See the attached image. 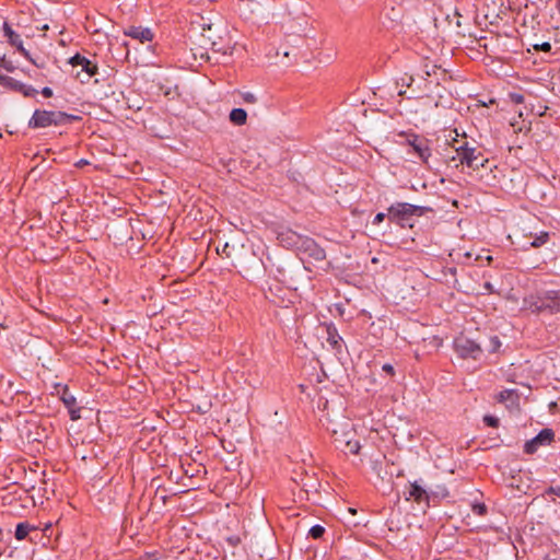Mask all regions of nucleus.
I'll return each instance as SVG.
<instances>
[{
  "label": "nucleus",
  "instance_id": "1",
  "mask_svg": "<svg viewBox=\"0 0 560 560\" xmlns=\"http://www.w3.org/2000/svg\"><path fill=\"white\" fill-rule=\"evenodd\" d=\"M433 209L430 207L416 206L408 202H396L387 208L388 219L400 225L401 228H412L413 217H422L428 212H432Z\"/></svg>",
  "mask_w": 560,
  "mask_h": 560
},
{
  "label": "nucleus",
  "instance_id": "2",
  "mask_svg": "<svg viewBox=\"0 0 560 560\" xmlns=\"http://www.w3.org/2000/svg\"><path fill=\"white\" fill-rule=\"evenodd\" d=\"M79 119V116L61 110L35 109L28 120L27 127L31 129H39L50 126H65Z\"/></svg>",
  "mask_w": 560,
  "mask_h": 560
},
{
  "label": "nucleus",
  "instance_id": "3",
  "mask_svg": "<svg viewBox=\"0 0 560 560\" xmlns=\"http://www.w3.org/2000/svg\"><path fill=\"white\" fill-rule=\"evenodd\" d=\"M527 308L533 313H560V290H548L537 296L525 300Z\"/></svg>",
  "mask_w": 560,
  "mask_h": 560
},
{
  "label": "nucleus",
  "instance_id": "4",
  "mask_svg": "<svg viewBox=\"0 0 560 560\" xmlns=\"http://www.w3.org/2000/svg\"><path fill=\"white\" fill-rule=\"evenodd\" d=\"M399 136L406 137V142L411 147L412 152L416 153L424 164H428L429 158L431 156L430 140L413 132H400Z\"/></svg>",
  "mask_w": 560,
  "mask_h": 560
},
{
  "label": "nucleus",
  "instance_id": "5",
  "mask_svg": "<svg viewBox=\"0 0 560 560\" xmlns=\"http://www.w3.org/2000/svg\"><path fill=\"white\" fill-rule=\"evenodd\" d=\"M454 349L462 359L470 358L474 360H479L483 351L481 345L464 335L454 339Z\"/></svg>",
  "mask_w": 560,
  "mask_h": 560
},
{
  "label": "nucleus",
  "instance_id": "6",
  "mask_svg": "<svg viewBox=\"0 0 560 560\" xmlns=\"http://www.w3.org/2000/svg\"><path fill=\"white\" fill-rule=\"evenodd\" d=\"M69 63L72 67H81V71L84 72V77L81 78V72H77L75 78L81 81V83H88L92 77H94L98 67L96 63L88 59L86 57L75 54L69 59Z\"/></svg>",
  "mask_w": 560,
  "mask_h": 560
},
{
  "label": "nucleus",
  "instance_id": "7",
  "mask_svg": "<svg viewBox=\"0 0 560 560\" xmlns=\"http://www.w3.org/2000/svg\"><path fill=\"white\" fill-rule=\"evenodd\" d=\"M407 501L412 500L417 504H424L427 508L430 506V500L428 494V485L422 479L409 482L408 490L404 492Z\"/></svg>",
  "mask_w": 560,
  "mask_h": 560
},
{
  "label": "nucleus",
  "instance_id": "8",
  "mask_svg": "<svg viewBox=\"0 0 560 560\" xmlns=\"http://www.w3.org/2000/svg\"><path fill=\"white\" fill-rule=\"evenodd\" d=\"M202 31H203V33L201 34V36L209 42L210 47L213 52H220L223 56H232L233 55L235 44H232L230 38L228 40H224L223 37L220 36L219 39L217 40V39L212 38L211 34H206V32H208V33L211 32L210 24L207 25V27H206V25H203Z\"/></svg>",
  "mask_w": 560,
  "mask_h": 560
},
{
  "label": "nucleus",
  "instance_id": "9",
  "mask_svg": "<svg viewBox=\"0 0 560 560\" xmlns=\"http://www.w3.org/2000/svg\"><path fill=\"white\" fill-rule=\"evenodd\" d=\"M298 252L306 255L315 261H323L326 258V252L313 238L304 236Z\"/></svg>",
  "mask_w": 560,
  "mask_h": 560
},
{
  "label": "nucleus",
  "instance_id": "10",
  "mask_svg": "<svg viewBox=\"0 0 560 560\" xmlns=\"http://www.w3.org/2000/svg\"><path fill=\"white\" fill-rule=\"evenodd\" d=\"M553 439L555 432L552 429H542L534 439L525 442L524 452L529 455L534 454L537 452L539 445H549Z\"/></svg>",
  "mask_w": 560,
  "mask_h": 560
},
{
  "label": "nucleus",
  "instance_id": "11",
  "mask_svg": "<svg viewBox=\"0 0 560 560\" xmlns=\"http://www.w3.org/2000/svg\"><path fill=\"white\" fill-rule=\"evenodd\" d=\"M477 150L478 149L475 147H469L467 141L458 147H455V151L460 164L466 165L474 171H477V164L474 163L476 160Z\"/></svg>",
  "mask_w": 560,
  "mask_h": 560
},
{
  "label": "nucleus",
  "instance_id": "12",
  "mask_svg": "<svg viewBox=\"0 0 560 560\" xmlns=\"http://www.w3.org/2000/svg\"><path fill=\"white\" fill-rule=\"evenodd\" d=\"M323 327L326 331V341L336 353L342 352L343 339L338 332V329L334 323H324Z\"/></svg>",
  "mask_w": 560,
  "mask_h": 560
},
{
  "label": "nucleus",
  "instance_id": "13",
  "mask_svg": "<svg viewBox=\"0 0 560 560\" xmlns=\"http://www.w3.org/2000/svg\"><path fill=\"white\" fill-rule=\"evenodd\" d=\"M303 237V235L287 229L278 233L277 240L281 246L285 248H294L298 250Z\"/></svg>",
  "mask_w": 560,
  "mask_h": 560
},
{
  "label": "nucleus",
  "instance_id": "14",
  "mask_svg": "<svg viewBox=\"0 0 560 560\" xmlns=\"http://www.w3.org/2000/svg\"><path fill=\"white\" fill-rule=\"evenodd\" d=\"M124 34L133 39H138L140 43L151 42L153 39V33L149 27L130 25L124 30Z\"/></svg>",
  "mask_w": 560,
  "mask_h": 560
},
{
  "label": "nucleus",
  "instance_id": "15",
  "mask_svg": "<svg viewBox=\"0 0 560 560\" xmlns=\"http://www.w3.org/2000/svg\"><path fill=\"white\" fill-rule=\"evenodd\" d=\"M3 34L11 46L15 47L23 56H28V51L24 48L21 36L12 30L8 22L3 23Z\"/></svg>",
  "mask_w": 560,
  "mask_h": 560
},
{
  "label": "nucleus",
  "instance_id": "16",
  "mask_svg": "<svg viewBox=\"0 0 560 560\" xmlns=\"http://www.w3.org/2000/svg\"><path fill=\"white\" fill-rule=\"evenodd\" d=\"M7 85L15 92L23 94L25 97H34L38 93V91L32 85H27L14 78L7 77L5 78Z\"/></svg>",
  "mask_w": 560,
  "mask_h": 560
},
{
  "label": "nucleus",
  "instance_id": "17",
  "mask_svg": "<svg viewBox=\"0 0 560 560\" xmlns=\"http://www.w3.org/2000/svg\"><path fill=\"white\" fill-rule=\"evenodd\" d=\"M429 500H442L448 497V490L445 485L428 486Z\"/></svg>",
  "mask_w": 560,
  "mask_h": 560
},
{
  "label": "nucleus",
  "instance_id": "18",
  "mask_svg": "<svg viewBox=\"0 0 560 560\" xmlns=\"http://www.w3.org/2000/svg\"><path fill=\"white\" fill-rule=\"evenodd\" d=\"M37 527L31 525L28 522H21L16 525L14 537L16 540H24L32 530H36Z\"/></svg>",
  "mask_w": 560,
  "mask_h": 560
},
{
  "label": "nucleus",
  "instance_id": "19",
  "mask_svg": "<svg viewBox=\"0 0 560 560\" xmlns=\"http://www.w3.org/2000/svg\"><path fill=\"white\" fill-rule=\"evenodd\" d=\"M232 124L235 126H243L247 120V113L243 108H233L229 116Z\"/></svg>",
  "mask_w": 560,
  "mask_h": 560
},
{
  "label": "nucleus",
  "instance_id": "20",
  "mask_svg": "<svg viewBox=\"0 0 560 560\" xmlns=\"http://www.w3.org/2000/svg\"><path fill=\"white\" fill-rule=\"evenodd\" d=\"M60 399L66 406V408H72L77 406L75 397L69 392V387L67 385L62 386L60 393Z\"/></svg>",
  "mask_w": 560,
  "mask_h": 560
},
{
  "label": "nucleus",
  "instance_id": "21",
  "mask_svg": "<svg viewBox=\"0 0 560 560\" xmlns=\"http://www.w3.org/2000/svg\"><path fill=\"white\" fill-rule=\"evenodd\" d=\"M343 442H345V452H349L350 454H353V455L359 454L361 445L358 440L346 439Z\"/></svg>",
  "mask_w": 560,
  "mask_h": 560
},
{
  "label": "nucleus",
  "instance_id": "22",
  "mask_svg": "<svg viewBox=\"0 0 560 560\" xmlns=\"http://www.w3.org/2000/svg\"><path fill=\"white\" fill-rule=\"evenodd\" d=\"M549 238H550V235L548 232H540L530 242V246L534 248H538V247L545 245L546 243H548Z\"/></svg>",
  "mask_w": 560,
  "mask_h": 560
},
{
  "label": "nucleus",
  "instance_id": "23",
  "mask_svg": "<svg viewBox=\"0 0 560 560\" xmlns=\"http://www.w3.org/2000/svg\"><path fill=\"white\" fill-rule=\"evenodd\" d=\"M501 347V340L498 336H491L486 345V350L490 353H495Z\"/></svg>",
  "mask_w": 560,
  "mask_h": 560
},
{
  "label": "nucleus",
  "instance_id": "24",
  "mask_svg": "<svg viewBox=\"0 0 560 560\" xmlns=\"http://www.w3.org/2000/svg\"><path fill=\"white\" fill-rule=\"evenodd\" d=\"M325 532H326V529L324 526L316 524L310 528L308 537H311L313 539H319L324 536Z\"/></svg>",
  "mask_w": 560,
  "mask_h": 560
},
{
  "label": "nucleus",
  "instance_id": "25",
  "mask_svg": "<svg viewBox=\"0 0 560 560\" xmlns=\"http://www.w3.org/2000/svg\"><path fill=\"white\" fill-rule=\"evenodd\" d=\"M534 50L536 51H544V52H551V44L549 42H534L530 44Z\"/></svg>",
  "mask_w": 560,
  "mask_h": 560
},
{
  "label": "nucleus",
  "instance_id": "26",
  "mask_svg": "<svg viewBox=\"0 0 560 560\" xmlns=\"http://www.w3.org/2000/svg\"><path fill=\"white\" fill-rule=\"evenodd\" d=\"M471 510L476 515L479 516L486 515L488 511L487 505L485 503H475L472 504Z\"/></svg>",
  "mask_w": 560,
  "mask_h": 560
},
{
  "label": "nucleus",
  "instance_id": "27",
  "mask_svg": "<svg viewBox=\"0 0 560 560\" xmlns=\"http://www.w3.org/2000/svg\"><path fill=\"white\" fill-rule=\"evenodd\" d=\"M515 394V390L514 389H504L502 392L499 393L498 395V401L500 402H504L509 399L512 398V396H514Z\"/></svg>",
  "mask_w": 560,
  "mask_h": 560
},
{
  "label": "nucleus",
  "instance_id": "28",
  "mask_svg": "<svg viewBox=\"0 0 560 560\" xmlns=\"http://www.w3.org/2000/svg\"><path fill=\"white\" fill-rule=\"evenodd\" d=\"M483 422L491 428H498L500 424V420L492 415H486L483 417Z\"/></svg>",
  "mask_w": 560,
  "mask_h": 560
},
{
  "label": "nucleus",
  "instance_id": "29",
  "mask_svg": "<svg viewBox=\"0 0 560 560\" xmlns=\"http://www.w3.org/2000/svg\"><path fill=\"white\" fill-rule=\"evenodd\" d=\"M474 163L477 164V171H478L479 168L486 166V163H488V159H486L483 156V154L479 150H477V152H476V160L474 161Z\"/></svg>",
  "mask_w": 560,
  "mask_h": 560
},
{
  "label": "nucleus",
  "instance_id": "30",
  "mask_svg": "<svg viewBox=\"0 0 560 560\" xmlns=\"http://www.w3.org/2000/svg\"><path fill=\"white\" fill-rule=\"evenodd\" d=\"M438 69H440V67H438L436 65H431V66L429 63L424 65V72H425L427 77H431V75L435 74Z\"/></svg>",
  "mask_w": 560,
  "mask_h": 560
},
{
  "label": "nucleus",
  "instance_id": "31",
  "mask_svg": "<svg viewBox=\"0 0 560 560\" xmlns=\"http://www.w3.org/2000/svg\"><path fill=\"white\" fill-rule=\"evenodd\" d=\"M68 411H69V415H70V419L71 420H78L80 419V411H81V408L79 407H72V408H67Z\"/></svg>",
  "mask_w": 560,
  "mask_h": 560
},
{
  "label": "nucleus",
  "instance_id": "32",
  "mask_svg": "<svg viewBox=\"0 0 560 560\" xmlns=\"http://www.w3.org/2000/svg\"><path fill=\"white\" fill-rule=\"evenodd\" d=\"M510 97L516 104H522L524 102V96L520 93H511Z\"/></svg>",
  "mask_w": 560,
  "mask_h": 560
},
{
  "label": "nucleus",
  "instance_id": "33",
  "mask_svg": "<svg viewBox=\"0 0 560 560\" xmlns=\"http://www.w3.org/2000/svg\"><path fill=\"white\" fill-rule=\"evenodd\" d=\"M400 84L401 86H407V88H410L412 82H413V78L412 77H402L400 78Z\"/></svg>",
  "mask_w": 560,
  "mask_h": 560
},
{
  "label": "nucleus",
  "instance_id": "34",
  "mask_svg": "<svg viewBox=\"0 0 560 560\" xmlns=\"http://www.w3.org/2000/svg\"><path fill=\"white\" fill-rule=\"evenodd\" d=\"M385 217H386V214H385V213H383V212H378V213L374 217V219H373L372 223H373V224H375V225H378L380 223H382V222L384 221Z\"/></svg>",
  "mask_w": 560,
  "mask_h": 560
},
{
  "label": "nucleus",
  "instance_id": "35",
  "mask_svg": "<svg viewBox=\"0 0 560 560\" xmlns=\"http://www.w3.org/2000/svg\"><path fill=\"white\" fill-rule=\"evenodd\" d=\"M233 247H231L228 243H225L222 247L221 255H224L225 257H231V250Z\"/></svg>",
  "mask_w": 560,
  "mask_h": 560
},
{
  "label": "nucleus",
  "instance_id": "36",
  "mask_svg": "<svg viewBox=\"0 0 560 560\" xmlns=\"http://www.w3.org/2000/svg\"><path fill=\"white\" fill-rule=\"evenodd\" d=\"M40 93H42V94H43V96H44V97H46V98H49V97H51V96L54 95L52 90H51L50 88H48V86L43 88V89H42V91H40Z\"/></svg>",
  "mask_w": 560,
  "mask_h": 560
},
{
  "label": "nucleus",
  "instance_id": "37",
  "mask_svg": "<svg viewBox=\"0 0 560 560\" xmlns=\"http://www.w3.org/2000/svg\"><path fill=\"white\" fill-rule=\"evenodd\" d=\"M243 98L246 103H255L256 102V96L252 93H245Z\"/></svg>",
  "mask_w": 560,
  "mask_h": 560
},
{
  "label": "nucleus",
  "instance_id": "38",
  "mask_svg": "<svg viewBox=\"0 0 560 560\" xmlns=\"http://www.w3.org/2000/svg\"><path fill=\"white\" fill-rule=\"evenodd\" d=\"M382 369H383V371H385L389 375H394L395 374L394 366L392 364H389V363H385Z\"/></svg>",
  "mask_w": 560,
  "mask_h": 560
},
{
  "label": "nucleus",
  "instance_id": "39",
  "mask_svg": "<svg viewBox=\"0 0 560 560\" xmlns=\"http://www.w3.org/2000/svg\"><path fill=\"white\" fill-rule=\"evenodd\" d=\"M253 257V261L256 266L257 269H260V267L262 266V261L261 259H259L258 257L255 256V254L252 255Z\"/></svg>",
  "mask_w": 560,
  "mask_h": 560
},
{
  "label": "nucleus",
  "instance_id": "40",
  "mask_svg": "<svg viewBox=\"0 0 560 560\" xmlns=\"http://www.w3.org/2000/svg\"><path fill=\"white\" fill-rule=\"evenodd\" d=\"M88 164H89L88 160L81 159L79 162L75 163V166L82 167V166L88 165Z\"/></svg>",
  "mask_w": 560,
  "mask_h": 560
},
{
  "label": "nucleus",
  "instance_id": "41",
  "mask_svg": "<svg viewBox=\"0 0 560 560\" xmlns=\"http://www.w3.org/2000/svg\"><path fill=\"white\" fill-rule=\"evenodd\" d=\"M547 493H556L557 495H560V488L555 489L553 487H550V488L547 490Z\"/></svg>",
  "mask_w": 560,
  "mask_h": 560
},
{
  "label": "nucleus",
  "instance_id": "42",
  "mask_svg": "<svg viewBox=\"0 0 560 560\" xmlns=\"http://www.w3.org/2000/svg\"><path fill=\"white\" fill-rule=\"evenodd\" d=\"M485 288H486L487 290H491V289H492V285H491V283H490V282H486V283H485Z\"/></svg>",
  "mask_w": 560,
  "mask_h": 560
},
{
  "label": "nucleus",
  "instance_id": "43",
  "mask_svg": "<svg viewBox=\"0 0 560 560\" xmlns=\"http://www.w3.org/2000/svg\"><path fill=\"white\" fill-rule=\"evenodd\" d=\"M405 93H406V91L400 90V91L398 92V95H399V96H401V95H404Z\"/></svg>",
  "mask_w": 560,
  "mask_h": 560
}]
</instances>
